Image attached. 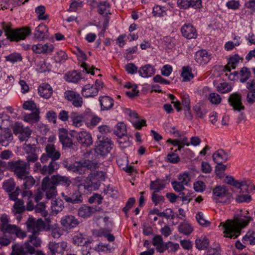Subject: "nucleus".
Returning a JSON list of instances; mask_svg holds the SVG:
<instances>
[{
  "label": "nucleus",
  "instance_id": "nucleus-1",
  "mask_svg": "<svg viewBox=\"0 0 255 255\" xmlns=\"http://www.w3.org/2000/svg\"><path fill=\"white\" fill-rule=\"evenodd\" d=\"M252 220V217L244 216L237 217L234 221L228 220L226 222H221L220 226L223 227L225 237L234 239L240 234L241 229L246 227Z\"/></svg>",
  "mask_w": 255,
  "mask_h": 255
},
{
  "label": "nucleus",
  "instance_id": "nucleus-2",
  "mask_svg": "<svg viewBox=\"0 0 255 255\" xmlns=\"http://www.w3.org/2000/svg\"><path fill=\"white\" fill-rule=\"evenodd\" d=\"M39 234H32L29 236V240L22 245L14 244L12 245V251L11 255H28L34 254L35 249L29 245L32 244L34 247H40L41 244V239L37 237Z\"/></svg>",
  "mask_w": 255,
  "mask_h": 255
},
{
  "label": "nucleus",
  "instance_id": "nucleus-3",
  "mask_svg": "<svg viewBox=\"0 0 255 255\" xmlns=\"http://www.w3.org/2000/svg\"><path fill=\"white\" fill-rule=\"evenodd\" d=\"M85 183H82L78 185V189L83 186L86 190H89L93 187V183L88 178L85 180ZM62 196L66 202L72 204H80L83 202V197L79 189H75L69 191L67 193H62Z\"/></svg>",
  "mask_w": 255,
  "mask_h": 255
},
{
  "label": "nucleus",
  "instance_id": "nucleus-4",
  "mask_svg": "<svg viewBox=\"0 0 255 255\" xmlns=\"http://www.w3.org/2000/svg\"><path fill=\"white\" fill-rule=\"evenodd\" d=\"M3 24V29L7 38L10 41H18L25 39L31 33V29L27 26L20 28L12 29L10 26Z\"/></svg>",
  "mask_w": 255,
  "mask_h": 255
},
{
  "label": "nucleus",
  "instance_id": "nucleus-5",
  "mask_svg": "<svg viewBox=\"0 0 255 255\" xmlns=\"http://www.w3.org/2000/svg\"><path fill=\"white\" fill-rule=\"evenodd\" d=\"M65 167L69 171L84 174L88 170L91 171L96 169L98 166L97 163L89 160H83L79 162H75L72 164L66 165Z\"/></svg>",
  "mask_w": 255,
  "mask_h": 255
},
{
  "label": "nucleus",
  "instance_id": "nucleus-6",
  "mask_svg": "<svg viewBox=\"0 0 255 255\" xmlns=\"http://www.w3.org/2000/svg\"><path fill=\"white\" fill-rule=\"evenodd\" d=\"M7 166L8 169L13 171L16 177L21 180L28 174L26 170L29 169L28 163H25V161L20 159L8 162Z\"/></svg>",
  "mask_w": 255,
  "mask_h": 255
},
{
  "label": "nucleus",
  "instance_id": "nucleus-7",
  "mask_svg": "<svg viewBox=\"0 0 255 255\" xmlns=\"http://www.w3.org/2000/svg\"><path fill=\"white\" fill-rule=\"evenodd\" d=\"M96 152L102 155L109 153L113 148V143L111 139L104 135L97 134Z\"/></svg>",
  "mask_w": 255,
  "mask_h": 255
},
{
  "label": "nucleus",
  "instance_id": "nucleus-8",
  "mask_svg": "<svg viewBox=\"0 0 255 255\" xmlns=\"http://www.w3.org/2000/svg\"><path fill=\"white\" fill-rule=\"evenodd\" d=\"M42 189L45 192L47 199H50L56 196V185L55 182H54L53 176L51 178L47 176L43 179Z\"/></svg>",
  "mask_w": 255,
  "mask_h": 255
},
{
  "label": "nucleus",
  "instance_id": "nucleus-9",
  "mask_svg": "<svg viewBox=\"0 0 255 255\" xmlns=\"http://www.w3.org/2000/svg\"><path fill=\"white\" fill-rule=\"evenodd\" d=\"M213 199L216 202L228 203L230 202L231 195L225 186H218L213 190Z\"/></svg>",
  "mask_w": 255,
  "mask_h": 255
},
{
  "label": "nucleus",
  "instance_id": "nucleus-10",
  "mask_svg": "<svg viewBox=\"0 0 255 255\" xmlns=\"http://www.w3.org/2000/svg\"><path fill=\"white\" fill-rule=\"evenodd\" d=\"M12 129L13 133L18 136L21 141L27 140L31 134V130L27 127H23L20 122L14 123L12 126Z\"/></svg>",
  "mask_w": 255,
  "mask_h": 255
},
{
  "label": "nucleus",
  "instance_id": "nucleus-11",
  "mask_svg": "<svg viewBox=\"0 0 255 255\" xmlns=\"http://www.w3.org/2000/svg\"><path fill=\"white\" fill-rule=\"evenodd\" d=\"M45 153H43L40 157V160L42 163H45L48 161L49 159L51 161L55 162L60 157L61 154L60 152L56 149L55 146L53 144H47L45 147Z\"/></svg>",
  "mask_w": 255,
  "mask_h": 255
},
{
  "label": "nucleus",
  "instance_id": "nucleus-12",
  "mask_svg": "<svg viewBox=\"0 0 255 255\" xmlns=\"http://www.w3.org/2000/svg\"><path fill=\"white\" fill-rule=\"evenodd\" d=\"M27 231L32 234H39V232L43 231L45 228V224L41 219L36 220L29 217L26 222Z\"/></svg>",
  "mask_w": 255,
  "mask_h": 255
},
{
  "label": "nucleus",
  "instance_id": "nucleus-13",
  "mask_svg": "<svg viewBox=\"0 0 255 255\" xmlns=\"http://www.w3.org/2000/svg\"><path fill=\"white\" fill-rule=\"evenodd\" d=\"M71 136L75 137L77 141L84 146H88L93 143L92 137L90 133L86 130L79 131H72Z\"/></svg>",
  "mask_w": 255,
  "mask_h": 255
},
{
  "label": "nucleus",
  "instance_id": "nucleus-14",
  "mask_svg": "<svg viewBox=\"0 0 255 255\" xmlns=\"http://www.w3.org/2000/svg\"><path fill=\"white\" fill-rule=\"evenodd\" d=\"M64 97L72 105L76 108H80L83 105V98L80 95L72 90H67L64 92Z\"/></svg>",
  "mask_w": 255,
  "mask_h": 255
},
{
  "label": "nucleus",
  "instance_id": "nucleus-15",
  "mask_svg": "<svg viewBox=\"0 0 255 255\" xmlns=\"http://www.w3.org/2000/svg\"><path fill=\"white\" fill-rule=\"evenodd\" d=\"M0 229L3 233H13L16 229V226L10 224L9 217L6 214H2L0 217Z\"/></svg>",
  "mask_w": 255,
  "mask_h": 255
},
{
  "label": "nucleus",
  "instance_id": "nucleus-16",
  "mask_svg": "<svg viewBox=\"0 0 255 255\" xmlns=\"http://www.w3.org/2000/svg\"><path fill=\"white\" fill-rule=\"evenodd\" d=\"M228 102L235 110L240 111L245 109L242 102V95L239 93L235 92L231 94Z\"/></svg>",
  "mask_w": 255,
  "mask_h": 255
},
{
  "label": "nucleus",
  "instance_id": "nucleus-17",
  "mask_svg": "<svg viewBox=\"0 0 255 255\" xmlns=\"http://www.w3.org/2000/svg\"><path fill=\"white\" fill-rule=\"evenodd\" d=\"M67 247L68 244L65 241L58 243L55 242H50L48 244V249L52 255H55L56 254L63 255Z\"/></svg>",
  "mask_w": 255,
  "mask_h": 255
},
{
  "label": "nucleus",
  "instance_id": "nucleus-18",
  "mask_svg": "<svg viewBox=\"0 0 255 255\" xmlns=\"http://www.w3.org/2000/svg\"><path fill=\"white\" fill-rule=\"evenodd\" d=\"M211 54L205 49L197 51L194 55V59L200 65H205L211 60Z\"/></svg>",
  "mask_w": 255,
  "mask_h": 255
},
{
  "label": "nucleus",
  "instance_id": "nucleus-19",
  "mask_svg": "<svg viewBox=\"0 0 255 255\" xmlns=\"http://www.w3.org/2000/svg\"><path fill=\"white\" fill-rule=\"evenodd\" d=\"M60 222L63 228L67 230L74 228L79 224V221L73 215L63 217Z\"/></svg>",
  "mask_w": 255,
  "mask_h": 255
},
{
  "label": "nucleus",
  "instance_id": "nucleus-20",
  "mask_svg": "<svg viewBox=\"0 0 255 255\" xmlns=\"http://www.w3.org/2000/svg\"><path fill=\"white\" fill-rule=\"evenodd\" d=\"M181 32L182 36L188 39H195L198 35L196 28L190 23L184 24L181 28Z\"/></svg>",
  "mask_w": 255,
  "mask_h": 255
},
{
  "label": "nucleus",
  "instance_id": "nucleus-21",
  "mask_svg": "<svg viewBox=\"0 0 255 255\" xmlns=\"http://www.w3.org/2000/svg\"><path fill=\"white\" fill-rule=\"evenodd\" d=\"M2 77L4 79L0 83V90L4 92H7L12 87L14 79L12 75H6L5 73H2Z\"/></svg>",
  "mask_w": 255,
  "mask_h": 255
},
{
  "label": "nucleus",
  "instance_id": "nucleus-22",
  "mask_svg": "<svg viewBox=\"0 0 255 255\" xmlns=\"http://www.w3.org/2000/svg\"><path fill=\"white\" fill-rule=\"evenodd\" d=\"M13 139V134L9 128H4L0 132V144L2 146H7Z\"/></svg>",
  "mask_w": 255,
  "mask_h": 255
},
{
  "label": "nucleus",
  "instance_id": "nucleus-23",
  "mask_svg": "<svg viewBox=\"0 0 255 255\" xmlns=\"http://www.w3.org/2000/svg\"><path fill=\"white\" fill-rule=\"evenodd\" d=\"M59 137L60 142L63 147L70 148L73 146V141L69 137L66 129L64 128L59 129Z\"/></svg>",
  "mask_w": 255,
  "mask_h": 255
},
{
  "label": "nucleus",
  "instance_id": "nucleus-24",
  "mask_svg": "<svg viewBox=\"0 0 255 255\" xmlns=\"http://www.w3.org/2000/svg\"><path fill=\"white\" fill-rule=\"evenodd\" d=\"M99 101L100 104L101 110L103 111L111 109L114 104L113 99L109 96H100L99 98Z\"/></svg>",
  "mask_w": 255,
  "mask_h": 255
},
{
  "label": "nucleus",
  "instance_id": "nucleus-25",
  "mask_svg": "<svg viewBox=\"0 0 255 255\" xmlns=\"http://www.w3.org/2000/svg\"><path fill=\"white\" fill-rule=\"evenodd\" d=\"M212 157L214 162L219 164L226 162L230 158V155L224 150L219 149L213 154Z\"/></svg>",
  "mask_w": 255,
  "mask_h": 255
},
{
  "label": "nucleus",
  "instance_id": "nucleus-26",
  "mask_svg": "<svg viewBox=\"0 0 255 255\" xmlns=\"http://www.w3.org/2000/svg\"><path fill=\"white\" fill-rule=\"evenodd\" d=\"M99 91V89L94 87V85H85L81 91L83 96L85 98L93 97L97 96Z\"/></svg>",
  "mask_w": 255,
  "mask_h": 255
},
{
  "label": "nucleus",
  "instance_id": "nucleus-27",
  "mask_svg": "<svg viewBox=\"0 0 255 255\" xmlns=\"http://www.w3.org/2000/svg\"><path fill=\"white\" fill-rule=\"evenodd\" d=\"M91 239L87 238L85 235L80 233H76L73 238V243L78 246H83L92 243Z\"/></svg>",
  "mask_w": 255,
  "mask_h": 255
},
{
  "label": "nucleus",
  "instance_id": "nucleus-28",
  "mask_svg": "<svg viewBox=\"0 0 255 255\" xmlns=\"http://www.w3.org/2000/svg\"><path fill=\"white\" fill-rule=\"evenodd\" d=\"M34 36L37 39H43L48 37V29L43 23L37 26L34 32Z\"/></svg>",
  "mask_w": 255,
  "mask_h": 255
},
{
  "label": "nucleus",
  "instance_id": "nucleus-29",
  "mask_svg": "<svg viewBox=\"0 0 255 255\" xmlns=\"http://www.w3.org/2000/svg\"><path fill=\"white\" fill-rule=\"evenodd\" d=\"M240 60H242V58L238 54L230 56L228 59V64L224 67V71L230 72L231 69H235Z\"/></svg>",
  "mask_w": 255,
  "mask_h": 255
},
{
  "label": "nucleus",
  "instance_id": "nucleus-30",
  "mask_svg": "<svg viewBox=\"0 0 255 255\" xmlns=\"http://www.w3.org/2000/svg\"><path fill=\"white\" fill-rule=\"evenodd\" d=\"M95 211V208L83 205L78 210V215L83 218H87L90 217Z\"/></svg>",
  "mask_w": 255,
  "mask_h": 255
},
{
  "label": "nucleus",
  "instance_id": "nucleus-31",
  "mask_svg": "<svg viewBox=\"0 0 255 255\" xmlns=\"http://www.w3.org/2000/svg\"><path fill=\"white\" fill-rule=\"evenodd\" d=\"M213 84L216 87L217 91L221 94H226L230 92L233 87L231 84L227 82L218 83L216 80L214 81Z\"/></svg>",
  "mask_w": 255,
  "mask_h": 255
},
{
  "label": "nucleus",
  "instance_id": "nucleus-32",
  "mask_svg": "<svg viewBox=\"0 0 255 255\" xmlns=\"http://www.w3.org/2000/svg\"><path fill=\"white\" fill-rule=\"evenodd\" d=\"M154 68L150 64H146L142 66L138 71L139 75L143 78L151 77L154 74Z\"/></svg>",
  "mask_w": 255,
  "mask_h": 255
},
{
  "label": "nucleus",
  "instance_id": "nucleus-33",
  "mask_svg": "<svg viewBox=\"0 0 255 255\" xmlns=\"http://www.w3.org/2000/svg\"><path fill=\"white\" fill-rule=\"evenodd\" d=\"M39 120V111L36 109L30 114H26L23 116V121L29 124H35Z\"/></svg>",
  "mask_w": 255,
  "mask_h": 255
},
{
  "label": "nucleus",
  "instance_id": "nucleus-34",
  "mask_svg": "<svg viewBox=\"0 0 255 255\" xmlns=\"http://www.w3.org/2000/svg\"><path fill=\"white\" fill-rule=\"evenodd\" d=\"M59 168L57 162L50 161L48 165H44L41 167L40 173L43 175L51 174Z\"/></svg>",
  "mask_w": 255,
  "mask_h": 255
},
{
  "label": "nucleus",
  "instance_id": "nucleus-35",
  "mask_svg": "<svg viewBox=\"0 0 255 255\" xmlns=\"http://www.w3.org/2000/svg\"><path fill=\"white\" fill-rule=\"evenodd\" d=\"M38 91L39 95L46 99L49 98L52 94V88L48 84L41 85L39 87Z\"/></svg>",
  "mask_w": 255,
  "mask_h": 255
},
{
  "label": "nucleus",
  "instance_id": "nucleus-36",
  "mask_svg": "<svg viewBox=\"0 0 255 255\" xmlns=\"http://www.w3.org/2000/svg\"><path fill=\"white\" fill-rule=\"evenodd\" d=\"M53 176L54 182H55L56 186L57 185L68 186L71 183L70 178L67 176L60 175H53Z\"/></svg>",
  "mask_w": 255,
  "mask_h": 255
},
{
  "label": "nucleus",
  "instance_id": "nucleus-37",
  "mask_svg": "<svg viewBox=\"0 0 255 255\" xmlns=\"http://www.w3.org/2000/svg\"><path fill=\"white\" fill-rule=\"evenodd\" d=\"M165 187V181L159 179H157L155 181H151L150 184V190H153L155 193L159 192Z\"/></svg>",
  "mask_w": 255,
  "mask_h": 255
},
{
  "label": "nucleus",
  "instance_id": "nucleus-38",
  "mask_svg": "<svg viewBox=\"0 0 255 255\" xmlns=\"http://www.w3.org/2000/svg\"><path fill=\"white\" fill-rule=\"evenodd\" d=\"M64 79L68 82L77 83L81 79V75L77 71H73L66 74Z\"/></svg>",
  "mask_w": 255,
  "mask_h": 255
},
{
  "label": "nucleus",
  "instance_id": "nucleus-39",
  "mask_svg": "<svg viewBox=\"0 0 255 255\" xmlns=\"http://www.w3.org/2000/svg\"><path fill=\"white\" fill-rule=\"evenodd\" d=\"M63 208V201L61 200H54L51 201V208L53 214H57Z\"/></svg>",
  "mask_w": 255,
  "mask_h": 255
},
{
  "label": "nucleus",
  "instance_id": "nucleus-40",
  "mask_svg": "<svg viewBox=\"0 0 255 255\" xmlns=\"http://www.w3.org/2000/svg\"><path fill=\"white\" fill-rule=\"evenodd\" d=\"M182 81L184 82L189 81L194 78V75L192 73V69L189 66L183 67L181 74Z\"/></svg>",
  "mask_w": 255,
  "mask_h": 255
},
{
  "label": "nucleus",
  "instance_id": "nucleus-41",
  "mask_svg": "<svg viewBox=\"0 0 255 255\" xmlns=\"http://www.w3.org/2000/svg\"><path fill=\"white\" fill-rule=\"evenodd\" d=\"M243 186L242 188V192L252 193L255 191V185L250 180H243Z\"/></svg>",
  "mask_w": 255,
  "mask_h": 255
},
{
  "label": "nucleus",
  "instance_id": "nucleus-42",
  "mask_svg": "<svg viewBox=\"0 0 255 255\" xmlns=\"http://www.w3.org/2000/svg\"><path fill=\"white\" fill-rule=\"evenodd\" d=\"M127 133L126 125L123 123H119L115 128L114 133L119 137L126 135Z\"/></svg>",
  "mask_w": 255,
  "mask_h": 255
},
{
  "label": "nucleus",
  "instance_id": "nucleus-43",
  "mask_svg": "<svg viewBox=\"0 0 255 255\" xmlns=\"http://www.w3.org/2000/svg\"><path fill=\"white\" fill-rule=\"evenodd\" d=\"M23 149L25 153L28 155L36 154L39 151V148H37L34 144L25 143Z\"/></svg>",
  "mask_w": 255,
  "mask_h": 255
},
{
  "label": "nucleus",
  "instance_id": "nucleus-44",
  "mask_svg": "<svg viewBox=\"0 0 255 255\" xmlns=\"http://www.w3.org/2000/svg\"><path fill=\"white\" fill-rule=\"evenodd\" d=\"M251 76L250 69L246 67L241 68L239 72L240 81L241 83L246 82Z\"/></svg>",
  "mask_w": 255,
  "mask_h": 255
},
{
  "label": "nucleus",
  "instance_id": "nucleus-45",
  "mask_svg": "<svg viewBox=\"0 0 255 255\" xmlns=\"http://www.w3.org/2000/svg\"><path fill=\"white\" fill-rule=\"evenodd\" d=\"M25 210L24 202L22 200L18 199L15 201L13 205V212L14 214L23 213Z\"/></svg>",
  "mask_w": 255,
  "mask_h": 255
},
{
  "label": "nucleus",
  "instance_id": "nucleus-46",
  "mask_svg": "<svg viewBox=\"0 0 255 255\" xmlns=\"http://www.w3.org/2000/svg\"><path fill=\"white\" fill-rule=\"evenodd\" d=\"M208 245L209 241L206 237L198 239L195 241L196 248L199 250L205 249L208 247Z\"/></svg>",
  "mask_w": 255,
  "mask_h": 255
},
{
  "label": "nucleus",
  "instance_id": "nucleus-47",
  "mask_svg": "<svg viewBox=\"0 0 255 255\" xmlns=\"http://www.w3.org/2000/svg\"><path fill=\"white\" fill-rule=\"evenodd\" d=\"M178 230L180 233L188 235L193 231V228L190 224L183 223L180 225L178 227Z\"/></svg>",
  "mask_w": 255,
  "mask_h": 255
},
{
  "label": "nucleus",
  "instance_id": "nucleus-48",
  "mask_svg": "<svg viewBox=\"0 0 255 255\" xmlns=\"http://www.w3.org/2000/svg\"><path fill=\"white\" fill-rule=\"evenodd\" d=\"M180 160L179 156L175 152L171 151L168 153L165 160L171 163L176 164L179 162Z\"/></svg>",
  "mask_w": 255,
  "mask_h": 255
},
{
  "label": "nucleus",
  "instance_id": "nucleus-49",
  "mask_svg": "<svg viewBox=\"0 0 255 255\" xmlns=\"http://www.w3.org/2000/svg\"><path fill=\"white\" fill-rule=\"evenodd\" d=\"M5 60L7 61H9L12 63L21 61L22 57L20 54L18 53H11L5 57Z\"/></svg>",
  "mask_w": 255,
  "mask_h": 255
},
{
  "label": "nucleus",
  "instance_id": "nucleus-50",
  "mask_svg": "<svg viewBox=\"0 0 255 255\" xmlns=\"http://www.w3.org/2000/svg\"><path fill=\"white\" fill-rule=\"evenodd\" d=\"M22 179L24 181L23 186L25 189H30L35 184L34 179L31 176H28V174H26L25 178Z\"/></svg>",
  "mask_w": 255,
  "mask_h": 255
},
{
  "label": "nucleus",
  "instance_id": "nucleus-51",
  "mask_svg": "<svg viewBox=\"0 0 255 255\" xmlns=\"http://www.w3.org/2000/svg\"><path fill=\"white\" fill-rule=\"evenodd\" d=\"M45 12V7L43 5H40L36 7L35 12L38 14V18L40 20H46L48 18L47 15H44Z\"/></svg>",
  "mask_w": 255,
  "mask_h": 255
},
{
  "label": "nucleus",
  "instance_id": "nucleus-52",
  "mask_svg": "<svg viewBox=\"0 0 255 255\" xmlns=\"http://www.w3.org/2000/svg\"><path fill=\"white\" fill-rule=\"evenodd\" d=\"M152 14L154 16L160 17L166 15V11L160 6L156 5L153 8Z\"/></svg>",
  "mask_w": 255,
  "mask_h": 255
},
{
  "label": "nucleus",
  "instance_id": "nucleus-53",
  "mask_svg": "<svg viewBox=\"0 0 255 255\" xmlns=\"http://www.w3.org/2000/svg\"><path fill=\"white\" fill-rule=\"evenodd\" d=\"M75 113H72L71 118L72 119L73 124L76 127H80L83 124V117L80 115H75Z\"/></svg>",
  "mask_w": 255,
  "mask_h": 255
},
{
  "label": "nucleus",
  "instance_id": "nucleus-54",
  "mask_svg": "<svg viewBox=\"0 0 255 255\" xmlns=\"http://www.w3.org/2000/svg\"><path fill=\"white\" fill-rule=\"evenodd\" d=\"M197 222L202 226L207 227L210 225V222L204 218V214L202 212H199L196 216Z\"/></svg>",
  "mask_w": 255,
  "mask_h": 255
},
{
  "label": "nucleus",
  "instance_id": "nucleus-55",
  "mask_svg": "<svg viewBox=\"0 0 255 255\" xmlns=\"http://www.w3.org/2000/svg\"><path fill=\"white\" fill-rule=\"evenodd\" d=\"M14 187V182L12 179L7 180L3 182V188L7 192H11Z\"/></svg>",
  "mask_w": 255,
  "mask_h": 255
},
{
  "label": "nucleus",
  "instance_id": "nucleus-56",
  "mask_svg": "<svg viewBox=\"0 0 255 255\" xmlns=\"http://www.w3.org/2000/svg\"><path fill=\"white\" fill-rule=\"evenodd\" d=\"M110 6V4L107 1H101L98 5L99 13L103 15Z\"/></svg>",
  "mask_w": 255,
  "mask_h": 255
},
{
  "label": "nucleus",
  "instance_id": "nucleus-57",
  "mask_svg": "<svg viewBox=\"0 0 255 255\" xmlns=\"http://www.w3.org/2000/svg\"><path fill=\"white\" fill-rule=\"evenodd\" d=\"M178 179L180 183H182L184 185H187L190 181L189 175L187 172L179 174Z\"/></svg>",
  "mask_w": 255,
  "mask_h": 255
},
{
  "label": "nucleus",
  "instance_id": "nucleus-58",
  "mask_svg": "<svg viewBox=\"0 0 255 255\" xmlns=\"http://www.w3.org/2000/svg\"><path fill=\"white\" fill-rule=\"evenodd\" d=\"M181 98L182 99V104L184 109L191 108L190 99L189 96L187 94L182 93L181 95Z\"/></svg>",
  "mask_w": 255,
  "mask_h": 255
},
{
  "label": "nucleus",
  "instance_id": "nucleus-59",
  "mask_svg": "<svg viewBox=\"0 0 255 255\" xmlns=\"http://www.w3.org/2000/svg\"><path fill=\"white\" fill-rule=\"evenodd\" d=\"M209 100L213 104H219L221 102L220 96L216 93H212L209 95Z\"/></svg>",
  "mask_w": 255,
  "mask_h": 255
},
{
  "label": "nucleus",
  "instance_id": "nucleus-60",
  "mask_svg": "<svg viewBox=\"0 0 255 255\" xmlns=\"http://www.w3.org/2000/svg\"><path fill=\"white\" fill-rule=\"evenodd\" d=\"M67 59L66 53L63 51H60L57 52L55 56V61L58 63H63Z\"/></svg>",
  "mask_w": 255,
  "mask_h": 255
},
{
  "label": "nucleus",
  "instance_id": "nucleus-61",
  "mask_svg": "<svg viewBox=\"0 0 255 255\" xmlns=\"http://www.w3.org/2000/svg\"><path fill=\"white\" fill-rule=\"evenodd\" d=\"M23 108L26 110L34 111L36 108V106L33 101H27L23 104Z\"/></svg>",
  "mask_w": 255,
  "mask_h": 255
},
{
  "label": "nucleus",
  "instance_id": "nucleus-62",
  "mask_svg": "<svg viewBox=\"0 0 255 255\" xmlns=\"http://www.w3.org/2000/svg\"><path fill=\"white\" fill-rule=\"evenodd\" d=\"M194 111L195 113L196 117L201 119L203 118L207 113L206 110L202 109L199 106H195L194 107Z\"/></svg>",
  "mask_w": 255,
  "mask_h": 255
},
{
  "label": "nucleus",
  "instance_id": "nucleus-63",
  "mask_svg": "<svg viewBox=\"0 0 255 255\" xmlns=\"http://www.w3.org/2000/svg\"><path fill=\"white\" fill-rule=\"evenodd\" d=\"M226 6L228 9L237 10L239 8L240 3L238 0H231L226 2Z\"/></svg>",
  "mask_w": 255,
  "mask_h": 255
},
{
  "label": "nucleus",
  "instance_id": "nucleus-64",
  "mask_svg": "<svg viewBox=\"0 0 255 255\" xmlns=\"http://www.w3.org/2000/svg\"><path fill=\"white\" fill-rule=\"evenodd\" d=\"M54 50L53 45L50 43H46L44 44H42V54H49L53 52Z\"/></svg>",
  "mask_w": 255,
  "mask_h": 255
}]
</instances>
